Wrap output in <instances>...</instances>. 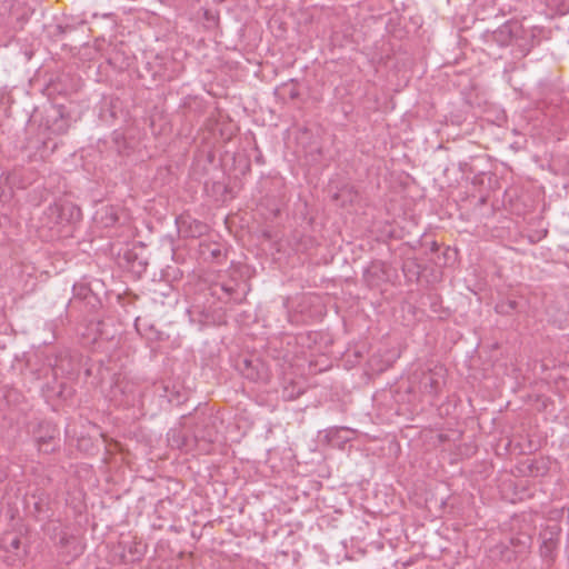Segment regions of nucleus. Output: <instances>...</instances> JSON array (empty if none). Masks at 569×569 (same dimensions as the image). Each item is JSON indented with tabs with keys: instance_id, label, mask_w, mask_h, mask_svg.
<instances>
[{
	"instance_id": "obj_1",
	"label": "nucleus",
	"mask_w": 569,
	"mask_h": 569,
	"mask_svg": "<svg viewBox=\"0 0 569 569\" xmlns=\"http://www.w3.org/2000/svg\"><path fill=\"white\" fill-rule=\"evenodd\" d=\"M447 370L441 365L413 373V380L418 382V390L430 398H436L446 383Z\"/></svg>"
},
{
	"instance_id": "obj_2",
	"label": "nucleus",
	"mask_w": 569,
	"mask_h": 569,
	"mask_svg": "<svg viewBox=\"0 0 569 569\" xmlns=\"http://www.w3.org/2000/svg\"><path fill=\"white\" fill-rule=\"evenodd\" d=\"M522 31V26L517 20H509L491 33V40L500 47L509 46L518 39Z\"/></svg>"
},
{
	"instance_id": "obj_3",
	"label": "nucleus",
	"mask_w": 569,
	"mask_h": 569,
	"mask_svg": "<svg viewBox=\"0 0 569 569\" xmlns=\"http://www.w3.org/2000/svg\"><path fill=\"white\" fill-rule=\"evenodd\" d=\"M73 210L74 207L72 204L53 203L48 207L44 213L53 224H62L70 220Z\"/></svg>"
},
{
	"instance_id": "obj_4",
	"label": "nucleus",
	"mask_w": 569,
	"mask_h": 569,
	"mask_svg": "<svg viewBox=\"0 0 569 569\" xmlns=\"http://www.w3.org/2000/svg\"><path fill=\"white\" fill-rule=\"evenodd\" d=\"M59 438L57 437V430L47 426V432L43 436L37 437L38 449L44 453L53 452L59 447Z\"/></svg>"
},
{
	"instance_id": "obj_5",
	"label": "nucleus",
	"mask_w": 569,
	"mask_h": 569,
	"mask_svg": "<svg viewBox=\"0 0 569 569\" xmlns=\"http://www.w3.org/2000/svg\"><path fill=\"white\" fill-rule=\"evenodd\" d=\"M121 545H123V551L130 555L127 559L130 562L140 560L146 552V546L141 541L121 542Z\"/></svg>"
},
{
	"instance_id": "obj_6",
	"label": "nucleus",
	"mask_w": 569,
	"mask_h": 569,
	"mask_svg": "<svg viewBox=\"0 0 569 569\" xmlns=\"http://www.w3.org/2000/svg\"><path fill=\"white\" fill-rule=\"evenodd\" d=\"M240 287L241 283L234 279L220 284L221 290L227 295V297L236 302H241L243 300V296L239 293Z\"/></svg>"
},
{
	"instance_id": "obj_7",
	"label": "nucleus",
	"mask_w": 569,
	"mask_h": 569,
	"mask_svg": "<svg viewBox=\"0 0 569 569\" xmlns=\"http://www.w3.org/2000/svg\"><path fill=\"white\" fill-rule=\"evenodd\" d=\"M556 547L557 541L552 537H543L540 545V556L545 559H551Z\"/></svg>"
},
{
	"instance_id": "obj_8",
	"label": "nucleus",
	"mask_w": 569,
	"mask_h": 569,
	"mask_svg": "<svg viewBox=\"0 0 569 569\" xmlns=\"http://www.w3.org/2000/svg\"><path fill=\"white\" fill-rule=\"evenodd\" d=\"M510 545L513 547V550H516L517 553L525 552L530 546V537L525 535L512 537L510 539Z\"/></svg>"
},
{
	"instance_id": "obj_9",
	"label": "nucleus",
	"mask_w": 569,
	"mask_h": 569,
	"mask_svg": "<svg viewBox=\"0 0 569 569\" xmlns=\"http://www.w3.org/2000/svg\"><path fill=\"white\" fill-rule=\"evenodd\" d=\"M517 309V301L516 300H501L498 302L495 307V310L497 313L500 315H510Z\"/></svg>"
},
{
	"instance_id": "obj_10",
	"label": "nucleus",
	"mask_w": 569,
	"mask_h": 569,
	"mask_svg": "<svg viewBox=\"0 0 569 569\" xmlns=\"http://www.w3.org/2000/svg\"><path fill=\"white\" fill-rule=\"evenodd\" d=\"M496 549L499 550L501 558H503L506 561H512L517 556V551L510 550L509 546L507 545H499L496 547Z\"/></svg>"
},
{
	"instance_id": "obj_11",
	"label": "nucleus",
	"mask_w": 569,
	"mask_h": 569,
	"mask_svg": "<svg viewBox=\"0 0 569 569\" xmlns=\"http://www.w3.org/2000/svg\"><path fill=\"white\" fill-rule=\"evenodd\" d=\"M244 369L242 371L243 376L250 380H258L260 378L259 372L253 371L252 362L250 360H243Z\"/></svg>"
},
{
	"instance_id": "obj_12",
	"label": "nucleus",
	"mask_w": 569,
	"mask_h": 569,
	"mask_svg": "<svg viewBox=\"0 0 569 569\" xmlns=\"http://www.w3.org/2000/svg\"><path fill=\"white\" fill-rule=\"evenodd\" d=\"M10 546H11L12 549H19L20 548V539L19 538H14L11 541Z\"/></svg>"
},
{
	"instance_id": "obj_13",
	"label": "nucleus",
	"mask_w": 569,
	"mask_h": 569,
	"mask_svg": "<svg viewBox=\"0 0 569 569\" xmlns=\"http://www.w3.org/2000/svg\"><path fill=\"white\" fill-rule=\"evenodd\" d=\"M204 16H206V18H207V19H212V20H214L213 16H211V13H210L209 11H206V12H204Z\"/></svg>"
},
{
	"instance_id": "obj_14",
	"label": "nucleus",
	"mask_w": 569,
	"mask_h": 569,
	"mask_svg": "<svg viewBox=\"0 0 569 569\" xmlns=\"http://www.w3.org/2000/svg\"><path fill=\"white\" fill-rule=\"evenodd\" d=\"M212 256H213V257H218V256H220V250H213V251H212Z\"/></svg>"
},
{
	"instance_id": "obj_15",
	"label": "nucleus",
	"mask_w": 569,
	"mask_h": 569,
	"mask_svg": "<svg viewBox=\"0 0 569 569\" xmlns=\"http://www.w3.org/2000/svg\"><path fill=\"white\" fill-rule=\"evenodd\" d=\"M58 131H59L60 133H64V132L67 131V128H59V129H58Z\"/></svg>"
}]
</instances>
